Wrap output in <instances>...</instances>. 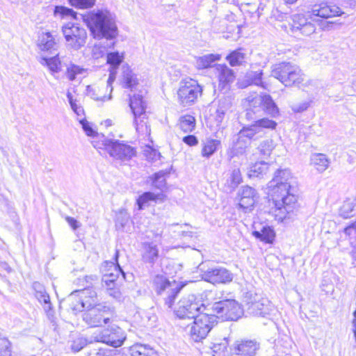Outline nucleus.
Instances as JSON below:
<instances>
[{
	"label": "nucleus",
	"instance_id": "nucleus-10",
	"mask_svg": "<svg viewBox=\"0 0 356 356\" xmlns=\"http://www.w3.org/2000/svg\"><path fill=\"white\" fill-rule=\"evenodd\" d=\"M87 309L82 314V318L86 324L93 327L109 323L114 315L113 307L102 304Z\"/></svg>",
	"mask_w": 356,
	"mask_h": 356
},
{
	"label": "nucleus",
	"instance_id": "nucleus-21",
	"mask_svg": "<svg viewBox=\"0 0 356 356\" xmlns=\"http://www.w3.org/2000/svg\"><path fill=\"white\" fill-rule=\"evenodd\" d=\"M343 13L341 8L336 5L321 3L318 5H314L312 9V15L322 18H331L339 16Z\"/></svg>",
	"mask_w": 356,
	"mask_h": 356
},
{
	"label": "nucleus",
	"instance_id": "nucleus-11",
	"mask_svg": "<svg viewBox=\"0 0 356 356\" xmlns=\"http://www.w3.org/2000/svg\"><path fill=\"white\" fill-rule=\"evenodd\" d=\"M202 93V87L197 81L192 79L183 80L177 90L178 102L184 107L190 106L197 102Z\"/></svg>",
	"mask_w": 356,
	"mask_h": 356
},
{
	"label": "nucleus",
	"instance_id": "nucleus-60",
	"mask_svg": "<svg viewBox=\"0 0 356 356\" xmlns=\"http://www.w3.org/2000/svg\"><path fill=\"white\" fill-rule=\"evenodd\" d=\"M183 141L189 146H194L198 143L197 137L193 135H188L184 137Z\"/></svg>",
	"mask_w": 356,
	"mask_h": 356
},
{
	"label": "nucleus",
	"instance_id": "nucleus-64",
	"mask_svg": "<svg viewBox=\"0 0 356 356\" xmlns=\"http://www.w3.org/2000/svg\"><path fill=\"white\" fill-rule=\"evenodd\" d=\"M353 320L352 321L353 330H356V310L353 312Z\"/></svg>",
	"mask_w": 356,
	"mask_h": 356
},
{
	"label": "nucleus",
	"instance_id": "nucleus-40",
	"mask_svg": "<svg viewBox=\"0 0 356 356\" xmlns=\"http://www.w3.org/2000/svg\"><path fill=\"white\" fill-rule=\"evenodd\" d=\"M179 127L184 132H191L195 127V119L193 116L186 115L179 119Z\"/></svg>",
	"mask_w": 356,
	"mask_h": 356
},
{
	"label": "nucleus",
	"instance_id": "nucleus-27",
	"mask_svg": "<svg viewBox=\"0 0 356 356\" xmlns=\"http://www.w3.org/2000/svg\"><path fill=\"white\" fill-rule=\"evenodd\" d=\"M262 70L248 71L245 74L244 80L241 83L242 86L247 87L248 86L255 85L266 88V85L262 81Z\"/></svg>",
	"mask_w": 356,
	"mask_h": 356
},
{
	"label": "nucleus",
	"instance_id": "nucleus-15",
	"mask_svg": "<svg viewBox=\"0 0 356 356\" xmlns=\"http://www.w3.org/2000/svg\"><path fill=\"white\" fill-rule=\"evenodd\" d=\"M277 123L268 118H261L256 120L254 122L250 125L243 127L242 129L239 131L238 134L241 136V138H243L244 140L248 141L250 144V141L254 137L262 131L264 129H275Z\"/></svg>",
	"mask_w": 356,
	"mask_h": 356
},
{
	"label": "nucleus",
	"instance_id": "nucleus-62",
	"mask_svg": "<svg viewBox=\"0 0 356 356\" xmlns=\"http://www.w3.org/2000/svg\"><path fill=\"white\" fill-rule=\"evenodd\" d=\"M66 221L69 224V225L74 229H76L79 227V222L74 218L67 216L65 218Z\"/></svg>",
	"mask_w": 356,
	"mask_h": 356
},
{
	"label": "nucleus",
	"instance_id": "nucleus-17",
	"mask_svg": "<svg viewBox=\"0 0 356 356\" xmlns=\"http://www.w3.org/2000/svg\"><path fill=\"white\" fill-rule=\"evenodd\" d=\"M259 348L256 340L236 341L230 348L229 356H255Z\"/></svg>",
	"mask_w": 356,
	"mask_h": 356
},
{
	"label": "nucleus",
	"instance_id": "nucleus-53",
	"mask_svg": "<svg viewBox=\"0 0 356 356\" xmlns=\"http://www.w3.org/2000/svg\"><path fill=\"white\" fill-rule=\"evenodd\" d=\"M87 92L88 96H90L91 98L97 101H106L111 100L112 99V95L111 94L108 97L105 95L102 97H99L96 94V90L90 86H88Z\"/></svg>",
	"mask_w": 356,
	"mask_h": 356
},
{
	"label": "nucleus",
	"instance_id": "nucleus-63",
	"mask_svg": "<svg viewBox=\"0 0 356 356\" xmlns=\"http://www.w3.org/2000/svg\"><path fill=\"white\" fill-rule=\"evenodd\" d=\"M115 79V72L113 71L110 72L109 77L107 80V86L110 87V94L111 95V92L113 91V88L111 87L112 83L114 81Z\"/></svg>",
	"mask_w": 356,
	"mask_h": 356
},
{
	"label": "nucleus",
	"instance_id": "nucleus-32",
	"mask_svg": "<svg viewBox=\"0 0 356 356\" xmlns=\"http://www.w3.org/2000/svg\"><path fill=\"white\" fill-rule=\"evenodd\" d=\"M311 162L315 166L316 169L321 172L327 169L330 161L324 154L316 153L311 156Z\"/></svg>",
	"mask_w": 356,
	"mask_h": 356
},
{
	"label": "nucleus",
	"instance_id": "nucleus-23",
	"mask_svg": "<svg viewBox=\"0 0 356 356\" xmlns=\"http://www.w3.org/2000/svg\"><path fill=\"white\" fill-rule=\"evenodd\" d=\"M166 196L163 193H154L150 191L145 192L139 195L136 200L138 210H143L149 205L151 202L162 203L165 202Z\"/></svg>",
	"mask_w": 356,
	"mask_h": 356
},
{
	"label": "nucleus",
	"instance_id": "nucleus-34",
	"mask_svg": "<svg viewBox=\"0 0 356 356\" xmlns=\"http://www.w3.org/2000/svg\"><path fill=\"white\" fill-rule=\"evenodd\" d=\"M220 59V55L219 54H207L202 56L198 57L196 60V67L198 69H205L212 67V64Z\"/></svg>",
	"mask_w": 356,
	"mask_h": 356
},
{
	"label": "nucleus",
	"instance_id": "nucleus-55",
	"mask_svg": "<svg viewBox=\"0 0 356 356\" xmlns=\"http://www.w3.org/2000/svg\"><path fill=\"white\" fill-rule=\"evenodd\" d=\"M107 293L113 298L120 300L121 298V293L117 287V284L114 286H106Z\"/></svg>",
	"mask_w": 356,
	"mask_h": 356
},
{
	"label": "nucleus",
	"instance_id": "nucleus-6",
	"mask_svg": "<svg viewBox=\"0 0 356 356\" xmlns=\"http://www.w3.org/2000/svg\"><path fill=\"white\" fill-rule=\"evenodd\" d=\"M202 311H210L203 303L202 298L195 294H187L178 302L175 314L181 320L191 321Z\"/></svg>",
	"mask_w": 356,
	"mask_h": 356
},
{
	"label": "nucleus",
	"instance_id": "nucleus-29",
	"mask_svg": "<svg viewBox=\"0 0 356 356\" xmlns=\"http://www.w3.org/2000/svg\"><path fill=\"white\" fill-rule=\"evenodd\" d=\"M253 235L261 242L272 243L275 236V232L270 226H262L260 230H254Z\"/></svg>",
	"mask_w": 356,
	"mask_h": 356
},
{
	"label": "nucleus",
	"instance_id": "nucleus-57",
	"mask_svg": "<svg viewBox=\"0 0 356 356\" xmlns=\"http://www.w3.org/2000/svg\"><path fill=\"white\" fill-rule=\"evenodd\" d=\"M86 340L83 338H78L76 340L74 341L72 344V349L74 352H78L81 350L86 346Z\"/></svg>",
	"mask_w": 356,
	"mask_h": 356
},
{
	"label": "nucleus",
	"instance_id": "nucleus-18",
	"mask_svg": "<svg viewBox=\"0 0 356 356\" xmlns=\"http://www.w3.org/2000/svg\"><path fill=\"white\" fill-rule=\"evenodd\" d=\"M99 338L102 342L116 348L123 343L125 336L120 327L112 325L110 329L104 330Z\"/></svg>",
	"mask_w": 356,
	"mask_h": 356
},
{
	"label": "nucleus",
	"instance_id": "nucleus-3",
	"mask_svg": "<svg viewBox=\"0 0 356 356\" xmlns=\"http://www.w3.org/2000/svg\"><path fill=\"white\" fill-rule=\"evenodd\" d=\"M218 316L215 313H209V311H202L191 321L190 325L185 327H189V333L195 341H199L204 339L215 324ZM184 327V325H181Z\"/></svg>",
	"mask_w": 356,
	"mask_h": 356
},
{
	"label": "nucleus",
	"instance_id": "nucleus-25",
	"mask_svg": "<svg viewBox=\"0 0 356 356\" xmlns=\"http://www.w3.org/2000/svg\"><path fill=\"white\" fill-rule=\"evenodd\" d=\"M76 293L82 298L81 302V306L82 308H89L90 307L97 305V293L91 289H85L84 290L75 291L71 293V296H73Z\"/></svg>",
	"mask_w": 356,
	"mask_h": 356
},
{
	"label": "nucleus",
	"instance_id": "nucleus-2",
	"mask_svg": "<svg viewBox=\"0 0 356 356\" xmlns=\"http://www.w3.org/2000/svg\"><path fill=\"white\" fill-rule=\"evenodd\" d=\"M81 17L95 39L114 41L118 35L115 16L107 10L92 11Z\"/></svg>",
	"mask_w": 356,
	"mask_h": 356
},
{
	"label": "nucleus",
	"instance_id": "nucleus-22",
	"mask_svg": "<svg viewBox=\"0 0 356 356\" xmlns=\"http://www.w3.org/2000/svg\"><path fill=\"white\" fill-rule=\"evenodd\" d=\"M239 207L242 208L245 212L251 210V208L255 203L257 193L255 190L248 186H243L240 192Z\"/></svg>",
	"mask_w": 356,
	"mask_h": 356
},
{
	"label": "nucleus",
	"instance_id": "nucleus-61",
	"mask_svg": "<svg viewBox=\"0 0 356 356\" xmlns=\"http://www.w3.org/2000/svg\"><path fill=\"white\" fill-rule=\"evenodd\" d=\"M97 356H123L120 353L113 352V350H100Z\"/></svg>",
	"mask_w": 356,
	"mask_h": 356
},
{
	"label": "nucleus",
	"instance_id": "nucleus-16",
	"mask_svg": "<svg viewBox=\"0 0 356 356\" xmlns=\"http://www.w3.org/2000/svg\"><path fill=\"white\" fill-rule=\"evenodd\" d=\"M291 29L296 35L309 36L316 31L315 24L302 14L291 16Z\"/></svg>",
	"mask_w": 356,
	"mask_h": 356
},
{
	"label": "nucleus",
	"instance_id": "nucleus-44",
	"mask_svg": "<svg viewBox=\"0 0 356 356\" xmlns=\"http://www.w3.org/2000/svg\"><path fill=\"white\" fill-rule=\"evenodd\" d=\"M158 252L156 246H145L143 253V260L146 262H154L158 257Z\"/></svg>",
	"mask_w": 356,
	"mask_h": 356
},
{
	"label": "nucleus",
	"instance_id": "nucleus-19",
	"mask_svg": "<svg viewBox=\"0 0 356 356\" xmlns=\"http://www.w3.org/2000/svg\"><path fill=\"white\" fill-rule=\"evenodd\" d=\"M129 106L134 116V123L136 129H138L140 120V123L146 118V102L143 100L141 95H134L129 97Z\"/></svg>",
	"mask_w": 356,
	"mask_h": 356
},
{
	"label": "nucleus",
	"instance_id": "nucleus-43",
	"mask_svg": "<svg viewBox=\"0 0 356 356\" xmlns=\"http://www.w3.org/2000/svg\"><path fill=\"white\" fill-rule=\"evenodd\" d=\"M275 148V144L272 139H267L262 141L258 147L259 154L264 157L269 156Z\"/></svg>",
	"mask_w": 356,
	"mask_h": 356
},
{
	"label": "nucleus",
	"instance_id": "nucleus-1",
	"mask_svg": "<svg viewBox=\"0 0 356 356\" xmlns=\"http://www.w3.org/2000/svg\"><path fill=\"white\" fill-rule=\"evenodd\" d=\"M295 179L288 169H279L268 183L275 207L282 214L293 213L298 208L295 193Z\"/></svg>",
	"mask_w": 356,
	"mask_h": 356
},
{
	"label": "nucleus",
	"instance_id": "nucleus-45",
	"mask_svg": "<svg viewBox=\"0 0 356 356\" xmlns=\"http://www.w3.org/2000/svg\"><path fill=\"white\" fill-rule=\"evenodd\" d=\"M122 60L123 55H120L118 51L107 54V63L113 70L117 69Z\"/></svg>",
	"mask_w": 356,
	"mask_h": 356
},
{
	"label": "nucleus",
	"instance_id": "nucleus-8",
	"mask_svg": "<svg viewBox=\"0 0 356 356\" xmlns=\"http://www.w3.org/2000/svg\"><path fill=\"white\" fill-rule=\"evenodd\" d=\"M105 150L115 161L127 165L136 156V149L124 141L106 138L103 140Z\"/></svg>",
	"mask_w": 356,
	"mask_h": 356
},
{
	"label": "nucleus",
	"instance_id": "nucleus-13",
	"mask_svg": "<svg viewBox=\"0 0 356 356\" xmlns=\"http://www.w3.org/2000/svg\"><path fill=\"white\" fill-rule=\"evenodd\" d=\"M211 309L218 318L220 316L229 321L238 320L243 313L241 305L234 300H225L215 302Z\"/></svg>",
	"mask_w": 356,
	"mask_h": 356
},
{
	"label": "nucleus",
	"instance_id": "nucleus-51",
	"mask_svg": "<svg viewBox=\"0 0 356 356\" xmlns=\"http://www.w3.org/2000/svg\"><path fill=\"white\" fill-rule=\"evenodd\" d=\"M124 88L132 90L138 84L136 76L131 72H127L124 75Z\"/></svg>",
	"mask_w": 356,
	"mask_h": 356
},
{
	"label": "nucleus",
	"instance_id": "nucleus-35",
	"mask_svg": "<svg viewBox=\"0 0 356 356\" xmlns=\"http://www.w3.org/2000/svg\"><path fill=\"white\" fill-rule=\"evenodd\" d=\"M130 216L125 209L120 210L116 214L115 227L118 230L124 231L129 227Z\"/></svg>",
	"mask_w": 356,
	"mask_h": 356
},
{
	"label": "nucleus",
	"instance_id": "nucleus-31",
	"mask_svg": "<svg viewBox=\"0 0 356 356\" xmlns=\"http://www.w3.org/2000/svg\"><path fill=\"white\" fill-rule=\"evenodd\" d=\"M220 140L217 139H207L203 143L202 156L203 157H211L220 146Z\"/></svg>",
	"mask_w": 356,
	"mask_h": 356
},
{
	"label": "nucleus",
	"instance_id": "nucleus-38",
	"mask_svg": "<svg viewBox=\"0 0 356 356\" xmlns=\"http://www.w3.org/2000/svg\"><path fill=\"white\" fill-rule=\"evenodd\" d=\"M245 54L241 51V49H237L232 51L226 59L232 67L242 65L245 62Z\"/></svg>",
	"mask_w": 356,
	"mask_h": 356
},
{
	"label": "nucleus",
	"instance_id": "nucleus-28",
	"mask_svg": "<svg viewBox=\"0 0 356 356\" xmlns=\"http://www.w3.org/2000/svg\"><path fill=\"white\" fill-rule=\"evenodd\" d=\"M115 41L106 40V42H98L92 47V56L95 59L102 58L108 49L113 48Z\"/></svg>",
	"mask_w": 356,
	"mask_h": 356
},
{
	"label": "nucleus",
	"instance_id": "nucleus-33",
	"mask_svg": "<svg viewBox=\"0 0 356 356\" xmlns=\"http://www.w3.org/2000/svg\"><path fill=\"white\" fill-rule=\"evenodd\" d=\"M56 44L52 35L47 33H42L39 38L38 47L42 51L54 50Z\"/></svg>",
	"mask_w": 356,
	"mask_h": 356
},
{
	"label": "nucleus",
	"instance_id": "nucleus-58",
	"mask_svg": "<svg viewBox=\"0 0 356 356\" xmlns=\"http://www.w3.org/2000/svg\"><path fill=\"white\" fill-rule=\"evenodd\" d=\"M310 105V102H302L298 104L293 105L292 110L296 113H301L306 111Z\"/></svg>",
	"mask_w": 356,
	"mask_h": 356
},
{
	"label": "nucleus",
	"instance_id": "nucleus-26",
	"mask_svg": "<svg viewBox=\"0 0 356 356\" xmlns=\"http://www.w3.org/2000/svg\"><path fill=\"white\" fill-rule=\"evenodd\" d=\"M33 287L35 290V296L38 301L43 304L44 309L47 312L51 309L49 296L47 293L44 287L39 282H34Z\"/></svg>",
	"mask_w": 356,
	"mask_h": 356
},
{
	"label": "nucleus",
	"instance_id": "nucleus-24",
	"mask_svg": "<svg viewBox=\"0 0 356 356\" xmlns=\"http://www.w3.org/2000/svg\"><path fill=\"white\" fill-rule=\"evenodd\" d=\"M249 145L250 143L248 141L237 134L236 139L233 140L232 146L227 150L228 158L232 159L235 156L243 155Z\"/></svg>",
	"mask_w": 356,
	"mask_h": 356
},
{
	"label": "nucleus",
	"instance_id": "nucleus-20",
	"mask_svg": "<svg viewBox=\"0 0 356 356\" xmlns=\"http://www.w3.org/2000/svg\"><path fill=\"white\" fill-rule=\"evenodd\" d=\"M215 73L219 81L218 88L225 92L229 90L231 83L235 80L234 71L226 65H216Z\"/></svg>",
	"mask_w": 356,
	"mask_h": 356
},
{
	"label": "nucleus",
	"instance_id": "nucleus-49",
	"mask_svg": "<svg viewBox=\"0 0 356 356\" xmlns=\"http://www.w3.org/2000/svg\"><path fill=\"white\" fill-rule=\"evenodd\" d=\"M11 343L4 337H0V354L1 356H11Z\"/></svg>",
	"mask_w": 356,
	"mask_h": 356
},
{
	"label": "nucleus",
	"instance_id": "nucleus-14",
	"mask_svg": "<svg viewBox=\"0 0 356 356\" xmlns=\"http://www.w3.org/2000/svg\"><path fill=\"white\" fill-rule=\"evenodd\" d=\"M202 278L208 282L216 284H226L231 282L234 278L233 274L223 267L208 268L205 269V264L199 266Z\"/></svg>",
	"mask_w": 356,
	"mask_h": 356
},
{
	"label": "nucleus",
	"instance_id": "nucleus-12",
	"mask_svg": "<svg viewBox=\"0 0 356 356\" xmlns=\"http://www.w3.org/2000/svg\"><path fill=\"white\" fill-rule=\"evenodd\" d=\"M62 31L67 46L78 50L85 45L87 33L79 24L69 22L63 26Z\"/></svg>",
	"mask_w": 356,
	"mask_h": 356
},
{
	"label": "nucleus",
	"instance_id": "nucleus-5",
	"mask_svg": "<svg viewBox=\"0 0 356 356\" xmlns=\"http://www.w3.org/2000/svg\"><path fill=\"white\" fill-rule=\"evenodd\" d=\"M271 76L278 79L286 87L299 86L304 81V74L300 67L290 62H282L275 65Z\"/></svg>",
	"mask_w": 356,
	"mask_h": 356
},
{
	"label": "nucleus",
	"instance_id": "nucleus-59",
	"mask_svg": "<svg viewBox=\"0 0 356 356\" xmlns=\"http://www.w3.org/2000/svg\"><path fill=\"white\" fill-rule=\"evenodd\" d=\"M80 122L86 135H88V136H93L95 135V131L91 127L88 121H86V120H80Z\"/></svg>",
	"mask_w": 356,
	"mask_h": 356
},
{
	"label": "nucleus",
	"instance_id": "nucleus-7",
	"mask_svg": "<svg viewBox=\"0 0 356 356\" xmlns=\"http://www.w3.org/2000/svg\"><path fill=\"white\" fill-rule=\"evenodd\" d=\"M152 287L156 294L163 298L165 305L170 308L182 286H180L175 280H169L162 273H158L152 277Z\"/></svg>",
	"mask_w": 356,
	"mask_h": 356
},
{
	"label": "nucleus",
	"instance_id": "nucleus-54",
	"mask_svg": "<svg viewBox=\"0 0 356 356\" xmlns=\"http://www.w3.org/2000/svg\"><path fill=\"white\" fill-rule=\"evenodd\" d=\"M353 209L349 203L344 204L340 209L339 214L343 218H348L353 216Z\"/></svg>",
	"mask_w": 356,
	"mask_h": 356
},
{
	"label": "nucleus",
	"instance_id": "nucleus-37",
	"mask_svg": "<svg viewBox=\"0 0 356 356\" xmlns=\"http://www.w3.org/2000/svg\"><path fill=\"white\" fill-rule=\"evenodd\" d=\"M40 63L42 65L47 66L52 74L58 73L60 71V60L58 54L51 58L43 57L41 58Z\"/></svg>",
	"mask_w": 356,
	"mask_h": 356
},
{
	"label": "nucleus",
	"instance_id": "nucleus-30",
	"mask_svg": "<svg viewBox=\"0 0 356 356\" xmlns=\"http://www.w3.org/2000/svg\"><path fill=\"white\" fill-rule=\"evenodd\" d=\"M129 350L131 356H158L152 348L141 343L133 345Z\"/></svg>",
	"mask_w": 356,
	"mask_h": 356
},
{
	"label": "nucleus",
	"instance_id": "nucleus-41",
	"mask_svg": "<svg viewBox=\"0 0 356 356\" xmlns=\"http://www.w3.org/2000/svg\"><path fill=\"white\" fill-rule=\"evenodd\" d=\"M231 100L229 97H222L219 100V106L216 111V120L218 122H222L225 113L231 106Z\"/></svg>",
	"mask_w": 356,
	"mask_h": 356
},
{
	"label": "nucleus",
	"instance_id": "nucleus-39",
	"mask_svg": "<svg viewBox=\"0 0 356 356\" xmlns=\"http://www.w3.org/2000/svg\"><path fill=\"white\" fill-rule=\"evenodd\" d=\"M167 172L161 170L158 172L154 173L150 179L152 182V186L163 191L166 186L165 176Z\"/></svg>",
	"mask_w": 356,
	"mask_h": 356
},
{
	"label": "nucleus",
	"instance_id": "nucleus-47",
	"mask_svg": "<svg viewBox=\"0 0 356 356\" xmlns=\"http://www.w3.org/2000/svg\"><path fill=\"white\" fill-rule=\"evenodd\" d=\"M242 177L241 171L238 168H235L232 170L228 181H230L229 186L232 188H235L241 182Z\"/></svg>",
	"mask_w": 356,
	"mask_h": 356
},
{
	"label": "nucleus",
	"instance_id": "nucleus-50",
	"mask_svg": "<svg viewBox=\"0 0 356 356\" xmlns=\"http://www.w3.org/2000/svg\"><path fill=\"white\" fill-rule=\"evenodd\" d=\"M115 270L116 272V274L111 273L110 274H106L104 276L103 281L104 282L106 286H109L111 285L114 286L117 284L115 283V281L118 277L119 273L122 272L120 268H117L116 267H115Z\"/></svg>",
	"mask_w": 356,
	"mask_h": 356
},
{
	"label": "nucleus",
	"instance_id": "nucleus-42",
	"mask_svg": "<svg viewBox=\"0 0 356 356\" xmlns=\"http://www.w3.org/2000/svg\"><path fill=\"white\" fill-rule=\"evenodd\" d=\"M54 14L56 17H60L62 19L67 17L76 18V13L73 9L63 6H55Z\"/></svg>",
	"mask_w": 356,
	"mask_h": 356
},
{
	"label": "nucleus",
	"instance_id": "nucleus-36",
	"mask_svg": "<svg viewBox=\"0 0 356 356\" xmlns=\"http://www.w3.org/2000/svg\"><path fill=\"white\" fill-rule=\"evenodd\" d=\"M269 169V165L265 161L255 163L250 167L249 176L250 177H260L266 175Z\"/></svg>",
	"mask_w": 356,
	"mask_h": 356
},
{
	"label": "nucleus",
	"instance_id": "nucleus-4",
	"mask_svg": "<svg viewBox=\"0 0 356 356\" xmlns=\"http://www.w3.org/2000/svg\"><path fill=\"white\" fill-rule=\"evenodd\" d=\"M249 108H247L246 118L254 120L257 116L266 113L275 117L279 113V109L269 95L249 96L247 98Z\"/></svg>",
	"mask_w": 356,
	"mask_h": 356
},
{
	"label": "nucleus",
	"instance_id": "nucleus-56",
	"mask_svg": "<svg viewBox=\"0 0 356 356\" xmlns=\"http://www.w3.org/2000/svg\"><path fill=\"white\" fill-rule=\"evenodd\" d=\"M345 233L348 235L350 240L356 242V221L345 229Z\"/></svg>",
	"mask_w": 356,
	"mask_h": 356
},
{
	"label": "nucleus",
	"instance_id": "nucleus-46",
	"mask_svg": "<svg viewBox=\"0 0 356 356\" xmlns=\"http://www.w3.org/2000/svg\"><path fill=\"white\" fill-rule=\"evenodd\" d=\"M69 3L76 8L87 9L92 8L96 0H67Z\"/></svg>",
	"mask_w": 356,
	"mask_h": 356
},
{
	"label": "nucleus",
	"instance_id": "nucleus-9",
	"mask_svg": "<svg viewBox=\"0 0 356 356\" xmlns=\"http://www.w3.org/2000/svg\"><path fill=\"white\" fill-rule=\"evenodd\" d=\"M243 303L247 312L252 316L267 318L273 311V306L267 298L250 291L245 294Z\"/></svg>",
	"mask_w": 356,
	"mask_h": 356
},
{
	"label": "nucleus",
	"instance_id": "nucleus-48",
	"mask_svg": "<svg viewBox=\"0 0 356 356\" xmlns=\"http://www.w3.org/2000/svg\"><path fill=\"white\" fill-rule=\"evenodd\" d=\"M85 70L78 65H71L67 68V76L70 81H74L76 75L82 74Z\"/></svg>",
	"mask_w": 356,
	"mask_h": 356
},
{
	"label": "nucleus",
	"instance_id": "nucleus-52",
	"mask_svg": "<svg viewBox=\"0 0 356 356\" xmlns=\"http://www.w3.org/2000/svg\"><path fill=\"white\" fill-rule=\"evenodd\" d=\"M67 97L68 99L69 103L73 111L77 115H81L83 113V109L81 106H79L76 104V101L73 99L72 95L71 92H67Z\"/></svg>",
	"mask_w": 356,
	"mask_h": 356
}]
</instances>
